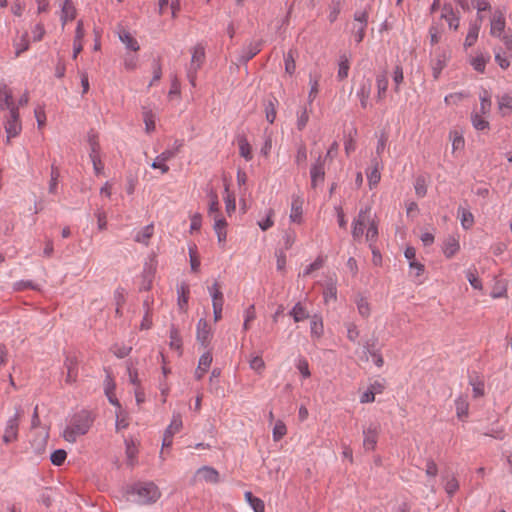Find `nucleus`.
Returning <instances> with one entry per match:
<instances>
[{
    "instance_id": "0eeeda50",
    "label": "nucleus",
    "mask_w": 512,
    "mask_h": 512,
    "mask_svg": "<svg viewBox=\"0 0 512 512\" xmlns=\"http://www.w3.org/2000/svg\"><path fill=\"white\" fill-rule=\"evenodd\" d=\"M381 426L378 422H370L363 427V448L366 451H374L377 446Z\"/></svg>"
},
{
    "instance_id": "c756f323",
    "label": "nucleus",
    "mask_w": 512,
    "mask_h": 512,
    "mask_svg": "<svg viewBox=\"0 0 512 512\" xmlns=\"http://www.w3.org/2000/svg\"><path fill=\"white\" fill-rule=\"evenodd\" d=\"M367 180L370 189L375 188L379 184L381 173L377 162L367 171Z\"/></svg>"
},
{
    "instance_id": "79ce46f5",
    "label": "nucleus",
    "mask_w": 512,
    "mask_h": 512,
    "mask_svg": "<svg viewBox=\"0 0 512 512\" xmlns=\"http://www.w3.org/2000/svg\"><path fill=\"white\" fill-rule=\"evenodd\" d=\"M59 177H60V172H59L58 168L55 167V166H52L51 167L49 187H48L49 193H51V194H56L57 193Z\"/></svg>"
},
{
    "instance_id": "774afa93",
    "label": "nucleus",
    "mask_w": 512,
    "mask_h": 512,
    "mask_svg": "<svg viewBox=\"0 0 512 512\" xmlns=\"http://www.w3.org/2000/svg\"><path fill=\"white\" fill-rule=\"evenodd\" d=\"M414 187H415V192L419 197L425 196V194L427 192V187H426V181L424 178H421V177L417 178L415 181Z\"/></svg>"
},
{
    "instance_id": "e433bc0d",
    "label": "nucleus",
    "mask_w": 512,
    "mask_h": 512,
    "mask_svg": "<svg viewBox=\"0 0 512 512\" xmlns=\"http://www.w3.org/2000/svg\"><path fill=\"white\" fill-rule=\"evenodd\" d=\"M154 233L153 225H147L142 228L135 236V241L138 243H142L144 245H148L150 238Z\"/></svg>"
},
{
    "instance_id": "a878e982",
    "label": "nucleus",
    "mask_w": 512,
    "mask_h": 512,
    "mask_svg": "<svg viewBox=\"0 0 512 512\" xmlns=\"http://www.w3.org/2000/svg\"><path fill=\"white\" fill-rule=\"evenodd\" d=\"M311 337L320 339L324 333L323 321L320 316L314 315L310 320Z\"/></svg>"
},
{
    "instance_id": "a18cd8bd",
    "label": "nucleus",
    "mask_w": 512,
    "mask_h": 512,
    "mask_svg": "<svg viewBox=\"0 0 512 512\" xmlns=\"http://www.w3.org/2000/svg\"><path fill=\"white\" fill-rule=\"evenodd\" d=\"M129 426V420L126 412H124L121 409H119L116 412V430L121 431L123 429H126Z\"/></svg>"
},
{
    "instance_id": "8fccbe9b",
    "label": "nucleus",
    "mask_w": 512,
    "mask_h": 512,
    "mask_svg": "<svg viewBox=\"0 0 512 512\" xmlns=\"http://www.w3.org/2000/svg\"><path fill=\"white\" fill-rule=\"evenodd\" d=\"M14 47L16 56H19L23 52L27 51L29 49V40L27 35H22L21 38L14 43Z\"/></svg>"
},
{
    "instance_id": "09e8293b",
    "label": "nucleus",
    "mask_w": 512,
    "mask_h": 512,
    "mask_svg": "<svg viewBox=\"0 0 512 512\" xmlns=\"http://www.w3.org/2000/svg\"><path fill=\"white\" fill-rule=\"evenodd\" d=\"M190 266L193 272H198L200 267V259L197 255V248L195 245L189 248Z\"/></svg>"
},
{
    "instance_id": "6e6552de",
    "label": "nucleus",
    "mask_w": 512,
    "mask_h": 512,
    "mask_svg": "<svg viewBox=\"0 0 512 512\" xmlns=\"http://www.w3.org/2000/svg\"><path fill=\"white\" fill-rule=\"evenodd\" d=\"M21 416V411L17 410L15 414L7 420L2 436V440L5 444L17 441Z\"/></svg>"
},
{
    "instance_id": "423d86ee",
    "label": "nucleus",
    "mask_w": 512,
    "mask_h": 512,
    "mask_svg": "<svg viewBox=\"0 0 512 512\" xmlns=\"http://www.w3.org/2000/svg\"><path fill=\"white\" fill-rule=\"evenodd\" d=\"M182 427V415L179 412H174L172 415L171 422L165 429L163 434L161 456L163 455L165 448H170L172 446L174 435L179 433Z\"/></svg>"
},
{
    "instance_id": "603ef678",
    "label": "nucleus",
    "mask_w": 512,
    "mask_h": 512,
    "mask_svg": "<svg viewBox=\"0 0 512 512\" xmlns=\"http://www.w3.org/2000/svg\"><path fill=\"white\" fill-rule=\"evenodd\" d=\"M296 368L301 373L303 378H309L311 376L309 363L305 358L301 357L297 359Z\"/></svg>"
},
{
    "instance_id": "c85d7f7f",
    "label": "nucleus",
    "mask_w": 512,
    "mask_h": 512,
    "mask_svg": "<svg viewBox=\"0 0 512 512\" xmlns=\"http://www.w3.org/2000/svg\"><path fill=\"white\" fill-rule=\"evenodd\" d=\"M480 107L477 110L478 112L482 113L483 115H489L491 112L492 107V101H491V95L487 90H483L480 95Z\"/></svg>"
},
{
    "instance_id": "4468645a",
    "label": "nucleus",
    "mask_w": 512,
    "mask_h": 512,
    "mask_svg": "<svg viewBox=\"0 0 512 512\" xmlns=\"http://www.w3.org/2000/svg\"><path fill=\"white\" fill-rule=\"evenodd\" d=\"M195 481L216 484L219 482V472L210 466H203L195 473Z\"/></svg>"
},
{
    "instance_id": "13d9d810",
    "label": "nucleus",
    "mask_w": 512,
    "mask_h": 512,
    "mask_svg": "<svg viewBox=\"0 0 512 512\" xmlns=\"http://www.w3.org/2000/svg\"><path fill=\"white\" fill-rule=\"evenodd\" d=\"M265 114H266V120L270 124L274 123V121L276 119L277 110H276L275 103L273 101H269L266 104V106H265Z\"/></svg>"
},
{
    "instance_id": "c03bdc74",
    "label": "nucleus",
    "mask_w": 512,
    "mask_h": 512,
    "mask_svg": "<svg viewBox=\"0 0 512 512\" xmlns=\"http://www.w3.org/2000/svg\"><path fill=\"white\" fill-rule=\"evenodd\" d=\"M217 214H221L218 196L216 193H211L209 207H208V216L210 218H212Z\"/></svg>"
},
{
    "instance_id": "4c0bfd02",
    "label": "nucleus",
    "mask_w": 512,
    "mask_h": 512,
    "mask_svg": "<svg viewBox=\"0 0 512 512\" xmlns=\"http://www.w3.org/2000/svg\"><path fill=\"white\" fill-rule=\"evenodd\" d=\"M248 361L250 368L256 373L261 375L265 370V362L261 355L251 354Z\"/></svg>"
},
{
    "instance_id": "4d7b16f0",
    "label": "nucleus",
    "mask_w": 512,
    "mask_h": 512,
    "mask_svg": "<svg viewBox=\"0 0 512 512\" xmlns=\"http://www.w3.org/2000/svg\"><path fill=\"white\" fill-rule=\"evenodd\" d=\"M296 238H297V235L294 230H291V229L286 230L284 233V236H283V242H284L285 249H287V250L290 249L296 242Z\"/></svg>"
},
{
    "instance_id": "473e14b6",
    "label": "nucleus",
    "mask_w": 512,
    "mask_h": 512,
    "mask_svg": "<svg viewBox=\"0 0 512 512\" xmlns=\"http://www.w3.org/2000/svg\"><path fill=\"white\" fill-rule=\"evenodd\" d=\"M377 99L381 101L385 98L388 89V78L386 74H379L376 78Z\"/></svg>"
},
{
    "instance_id": "f8f14e48",
    "label": "nucleus",
    "mask_w": 512,
    "mask_h": 512,
    "mask_svg": "<svg viewBox=\"0 0 512 512\" xmlns=\"http://www.w3.org/2000/svg\"><path fill=\"white\" fill-rule=\"evenodd\" d=\"M60 7V20L64 27L68 22L74 20L77 15V10L72 0H58Z\"/></svg>"
},
{
    "instance_id": "393cba45",
    "label": "nucleus",
    "mask_w": 512,
    "mask_h": 512,
    "mask_svg": "<svg viewBox=\"0 0 512 512\" xmlns=\"http://www.w3.org/2000/svg\"><path fill=\"white\" fill-rule=\"evenodd\" d=\"M208 292L212 299V306L218 305L223 306L224 305V296L221 290V285L215 281L211 286L208 287Z\"/></svg>"
},
{
    "instance_id": "f03ea898",
    "label": "nucleus",
    "mask_w": 512,
    "mask_h": 512,
    "mask_svg": "<svg viewBox=\"0 0 512 512\" xmlns=\"http://www.w3.org/2000/svg\"><path fill=\"white\" fill-rule=\"evenodd\" d=\"M160 495L158 487L152 482L137 483L127 490L128 499L139 504L153 503Z\"/></svg>"
},
{
    "instance_id": "3c124183",
    "label": "nucleus",
    "mask_w": 512,
    "mask_h": 512,
    "mask_svg": "<svg viewBox=\"0 0 512 512\" xmlns=\"http://www.w3.org/2000/svg\"><path fill=\"white\" fill-rule=\"evenodd\" d=\"M256 318V312L254 305L249 306L245 312H244V323H243V329L245 331L249 330L250 323L254 321Z\"/></svg>"
},
{
    "instance_id": "e2e57ef3",
    "label": "nucleus",
    "mask_w": 512,
    "mask_h": 512,
    "mask_svg": "<svg viewBox=\"0 0 512 512\" xmlns=\"http://www.w3.org/2000/svg\"><path fill=\"white\" fill-rule=\"evenodd\" d=\"M498 106L500 110L504 108L512 110V94L505 93L502 96L498 97Z\"/></svg>"
},
{
    "instance_id": "f257e3e1",
    "label": "nucleus",
    "mask_w": 512,
    "mask_h": 512,
    "mask_svg": "<svg viewBox=\"0 0 512 512\" xmlns=\"http://www.w3.org/2000/svg\"><path fill=\"white\" fill-rule=\"evenodd\" d=\"M94 417L89 411L82 410L73 415L62 432L63 438L70 443L85 435L91 428Z\"/></svg>"
},
{
    "instance_id": "ddd939ff",
    "label": "nucleus",
    "mask_w": 512,
    "mask_h": 512,
    "mask_svg": "<svg viewBox=\"0 0 512 512\" xmlns=\"http://www.w3.org/2000/svg\"><path fill=\"white\" fill-rule=\"evenodd\" d=\"M304 199L299 195H293L291 200L289 219L291 222L301 224L303 222Z\"/></svg>"
},
{
    "instance_id": "1a4fd4ad",
    "label": "nucleus",
    "mask_w": 512,
    "mask_h": 512,
    "mask_svg": "<svg viewBox=\"0 0 512 512\" xmlns=\"http://www.w3.org/2000/svg\"><path fill=\"white\" fill-rule=\"evenodd\" d=\"M369 13L367 10L357 11L354 14L352 35L357 43H361L366 34Z\"/></svg>"
},
{
    "instance_id": "412c9836",
    "label": "nucleus",
    "mask_w": 512,
    "mask_h": 512,
    "mask_svg": "<svg viewBox=\"0 0 512 512\" xmlns=\"http://www.w3.org/2000/svg\"><path fill=\"white\" fill-rule=\"evenodd\" d=\"M212 363V355L210 352H205L199 359L198 366L195 370L196 379L200 380L206 374Z\"/></svg>"
},
{
    "instance_id": "6e6d98bb",
    "label": "nucleus",
    "mask_w": 512,
    "mask_h": 512,
    "mask_svg": "<svg viewBox=\"0 0 512 512\" xmlns=\"http://www.w3.org/2000/svg\"><path fill=\"white\" fill-rule=\"evenodd\" d=\"M274 211L272 209H269L267 211V216L265 219L258 221V226L261 230L266 231L270 229L274 225Z\"/></svg>"
},
{
    "instance_id": "39448f33",
    "label": "nucleus",
    "mask_w": 512,
    "mask_h": 512,
    "mask_svg": "<svg viewBox=\"0 0 512 512\" xmlns=\"http://www.w3.org/2000/svg\"><path fill=\"white\" fill-rule=\"evenodd\" d=\"M374 222L371 217V208L366 207L365 209H361L357 215V217L353 221V229L352 236L355 240H359L363 235L365 230Z\"/></svg>"
},
{
    "instance_id": "37998d69",
    "label": "nucleus",
    "mask_w": 512,
    "mask_h": 512,
    "mask_svg": "<svg viewBox=\"0 0 512 512\" xmlns=\"http://www.w3.org/2000/svg\"><path fill=\"white\" fill-rule=\"evenodd\" d=\"M357 309L359 314L364 317L368 318L371 314V308L368 300L364 297H359L356 301Z\"/></svg>"
},
{
    "instance_id": "aec40b11",
    "label": "nucleus",
    "mask_w": 512,
    "mask_h": 512,
    "mask_svg": "<svg viewBox=\"0 0 512 512\" xmlns=\"http://www.w3.org/2000/svg\"><path fill=\"white\" fill-rule=\"evenodd\" d=\"M370 94H371V82L369 80L363 81L360 84V87L356 93V96L359 99L361 107L363 109H366L369 106Z\"/></svg>"
},
{
    "instance_id": "dca6fc26",
    "label": "nucleus",
    "mask_w": 512,
    "mask_h": 512,
    "mask_svg": "<svg viewBox=\"0 0 512 512\" xmlns=\"http://www.w3.org/2000/svg\"><path fill=\"white\" fill-rule=\"evenodd\" d=\"M212 220L214 222L213 229L217 235L218 242L220 244H224L227 238V221L221 214L215 215L214 217H212Z\"/></svg>"
},
{
    "instance_id": "864d4df0",
    "label": "nucleus",
    "mask_w": 512,
    "mask_h": 512,
    "mask_svg": "<svg viewBox=\"0 0 512 512\" xmlns=\"http://www.w3.org/2000/svg\"><path fill=\"white\" fill-rule=\"evenodd\" d=\"M260 52V44L259 43H251L247 48L245 53L241 56V60L243 61H249L252 59L255 55H257Z\"/></svg>"
},
{
    "instance_id": "2f4dec72",
    "label": "nucleus",
    "mask_w": 512,
    "mask_h": 512,
    "mask_svg": "<svg viewBox=\"0 0 512 512\" xmlns=\"http://www.w3.org/2000/svg\"><path fill=\"white\" fill-rule=\"evenodd\" d=\"M458 218L460 219L461 225L465 230L470 229L474 224L473 214L465 208L460 207L458 209Z\"/></svg>"
},
{
    "instance_id": "a19ab883",
    "label": "nucleus",
    "mask_w": 512,
    "mask_h": 512,
    "mask_svg": "<svg viewBox=\"0 0 512 512\" xmlns=\"http://www.w3.org/2000/svg\"><path fill=\"white\" fill-rule=\"evenodd\" d=\"M287 434V427L282 420H277L273 427V440L280 441Z\"/></svg>"
},
{
    "instance_id": "de8ad7c7",
    "label": "nucleus",
    "mask_w": 512,
    "mask_h": 512,
    "mask_svg": "<svg viewBox=\"0 0 512 512\" xmlns=\"http://www.w3.org/2000/svg\"><path fill=\"white\" fill-rule=\"evenodd\" d=\"M445 66H446V58L444 55L439 57L438 59L432 61V73H433V77L435 79L439 78V76Z\"/></svg>"
},
{
    "instance_id": "4be33fe9",
    "label": "nucleus",
    "mask_w": 512,
    "mask_h": 512,
    "mask_svg": "<svg viewBox=\"0 0 512 512\" xmlns=\"http://www.w3.org/2000/svg\"><path fill=\"white\" fill-rule=\"evenodd\" d=\"M505 28V18L501 11H496L493 14V18L491 21V29L490 32L493 36L499 37Z\"/></svg>"
},
{
    "instance_id": "0e129e2a",
    "label": "nucleus",
    "mask_w": 512,
    "mask_h": 512,
    "mask_svg": "<svg viewBox=\"0 0 512 512\" xmlns=\"http://www.w3.org/2000/svg\"><path fill=\"white\" fill-rule=\"evenodd\" d=\"M404 80L403 69L401 66H396L393 71V81L395 83V91L399 92V86Z\"/></svg>"
},
{
    "instance_id": "680f3d73",
    "label": "nucleus",
    "mask_w": 512,
    "mask_h": 512,
    "mask_svg": "<svg viewBox=\"0 0 512 512\" xmlns=\"http://www.w3.org/2000/svg\"><path fill=\"white\" fill-rule=\"evenodd\" d=\"M66 457H67L66 451L59 449V450L54 451L51 454V462L56 466H60L64 463Z\"/></svg>"
},
{
    "instance_id": "a211bd4d",
    "label": "nucleus",
    "mask_w": 512,
    "mask_h": 512,
    "mask_svg": "<svg viewBox=\"0 0 512 512\" xmlns=\"http://www.w3.org/2000/svg\"><path fill=\"white\" fill-rule=\"evenodd\" d=\"M177 304L181 311L186 312L188 308V301L190 296V288L189 285L185 282H182L177 287Z\"/></svg>"
},
{
    "instance_id": "c9c22d12",
    "label": "nucleus",
    "mask_w": 512,
    "mask_h": 512,
    "mask_svg": "<svg viewBox=\"0 0 512 512\" xmlns=\"http://www.w3.org/2000/svg\"><path fill=\"white\" fill-rule=\"evenodd\" d=\"M290 315L293 317L295 322H300L309 317V313L301 302L295 304L290 311Z\"/></svg>"
},
{
    "instance_id": "f3484780",
    "label": "nucleus",
    "mask_w": 512,
    "mask_h": 512,
    "mask_svg": "<svg viewBox=\"0 0 512 512\" xmlns=\"http://www.w3.org/2000/svg\"><path fill=\"white\" fill-rule=\"evenodd\" d=\"M486 116L478 111H472L470 121L476 131L487 133L490 130V123Z\"/></svg>"
},
{
    "instance_id": "7c9ffc66",
    "label": "nucleus",
    "mask_w": 512,
    "mask_h": 512,
    "mask_svg": "<svg viewBox=\"0 0 512 512\" xmlns=\"http://www.w3.org/2000/svg\"><path fill=\"white\" fill-rule=\"evenodd\" d=\"M224 202L226 213L228 216H231L236 210V200L235 195L232 192H230L229 184L227 183L225 184Z\"/></svg>"
},
{
    "instance_id": "f704fd0d",
    "label": "nucleus",
    "mask_w": 512,
    "mask_h": 512,
    "mask_svg": "<svg viewBox=\"0 0 512 512\" xmlns=\"http://www.w3.org/2000/svg\"><path fill=\"white\" fill-rule=\"evenodd\" d=\"M169 338H170V341H169L170 348L178 351L179 354H181L182 339L180 337L179 330L177 328H175L174 326H172L170 329Z\"/></svg>"
},
{
    "instance_id": "338daca9",
    "label": "nucleus",
    "mask_w": 512,
    "mask_h": 512,
    "mask_svg": "<svg viewBox=\"0 0 512 512\" xmlns=\"http://www.w3.org/2000/svg\"><path fill=\"white\" fill-rule=\"evenodd\" d=\"M138 62V57L136 55H126L123 61L124 68L126 70L132 71L136 69Z\"/></svg>"
},
{
    "instance_id": "052dcab7",
    "label": "nucleus",
    "mask_w": 512,
    "mask_h": 512,
    "mask_svg": "<svg viewBox=\"0 0 512 512\" xmlns=\"http://www.w3.org/2000/svg\"><path fill=\"white\" fill-rule=\"evenodd\" d=\"M465 148V140L462 135L455 134L452 141V152L457 154L458 152L463 151Z\"/></svg>"
},
{
    "instance_id": "5701e85b",
    "label": "nucleus",
    "mask_w": 512,
    "mask_h": 512,
    "mask_svg": "<svg viewBox=\"0 0 512 512\" xmlns=\"http://www.w3.org/2000/svg\"><path fill=\"white\" fill-rule=\"evenodd\" d=\"M237 145L239 149V155L246 161H251L253 159V150L248 139L245 136H239L237 138Z\"/></svg>"
},
{
    "instance_id": "9b49d317",
    "label": "nucleus",
    "mask_w": 512,
    "mask_h": 512,
    "mask_svg": "<svg viewBox=\"0 0 512 512\" xmlns=\"http://www.w3.org/2000/svg\"><path fill=\"white\" fill-rule=\"evenodd\" d=\"M5 109L9 112L12 109H18V107L13 99L12 89L4 82H0V110Z\"/></svg>"
},
{
    "instance_id": "bb28decb",
    "label": "nucleus",
    "mask_w": 512,
    "mask_h": 512,
    "mask_svg": "<svg viewBox=\"0 0 512 512\" xmlns=\"http://www.w3.org/2000/svg\"><path fill=\"white\" fill-rule=\"evenodd\" d=\"M490 60L489 54L480 53L475 57H471L470 65L473 69L479 73H484L487 62Z\"/></svg>"
},
{
    "instance_id": "9d476101",
    "label": "nucleus",
    "mask_w": 512,
    "mask_h": 512,
    "mask_svg": "<svg viewBox=\"0 0 512 512\" xmlns=\"http://www.w3.org/2000/svg\"><path fill=\"white\" fill-rule=\"evenodd\" d=\"M213 336V331L211 326L208 324L207 320L200 319L196 326V339L203 346L207 347Z\"/></svg>"
},
{
    "instance_id": "b1692460",
    "label": "nucleus",
    "mask_w": 512,
    "mask_h": 512,
    "mask_svg": "<svg viewBox=\"0 0 512 512\" xmlns=\"http://www.w3.org/2000/svg\"><path fill=\"white\" fill-rule=\"evenodd\" d=\"M143 121L145 124V131L146 133L150 134L155 131L156 128V115L155 113L147 108L144 107L142 111Z\"/></svg>"
},
{
    "instance_id": "cd10ccee",
    "label": "nucleus",
    "mask_w": 512,
    "mask_h": 512,
    "mask_svg": "<svg viewBox=\"0 0 512 512\" xmlns=\"http://www.w3.org/2000/svg\"><path fill=\"white\" fill-rule=\"evenodd\" d=\"M456 414L459 420L463 421L468 416L469 403L467 397L460 396L455 400Z\"/></svg>"
},
{
    "instance_id": "bf43d9fd",
    "label": "nucleus",
    "mask_w": 512,
    "mask_h": 512,
    "mask_svg": "<svg viewBox=\"0 0 512 512\" xmlns=\"http://www.w3.org/2000/svg\"><path fill=\"white\" fill-rule=\"evenodd\" d=\"M323 297L326 303L330 301H335L337 298L336 285L333 283L328 285L323 292Z\"/></svg>"
},
{
    "instance_id": "72a5a7b5",
    "label": "nucleus",
    "mask_w": 512,
    "mask_h": 512,
    "mask_svg": "<svg viewBox=\"0 0 512 512\" xmlns=\"http://www.w3.org/2000/svg\"><path fill=\"white\" fill-rule=\"evenodd\" d=\"M244 496L254 512H265V505L263 500L255 497L250 491L245 492Z\"/></svg>"
},
{
    "instance_id": "58836bf2",
    "label": "nucleus",
    "mask_w": 512,
    "mask_h": 512,
    "mask_svg": "<svg viewBox=\"0 0 512 512\" xmlns=\"http://www.w3.org/2000/svg\"><path fill=\"white\" fill-rule=\"evenodd\" d=\"M67 368V375L65 378L66 383L72 384L77 379V365L73 359H67L65 362Z\"/></svg>"
},
{
    "instance_id": "20e7f679",
    "label": "nucleus",
    "mask_w": 512,
    "mask_h": 512,
    "mask_svg": "<svg viewBox=\"0 0 512 512\" xmlns=\"http://www.w3.org/2000/svg\"><path fill=\"white\" fill-rule=\"evenodd\" d=\"M191 61L187 68V77L192 86H196L197 72L205 61V49L196 45L191 49Z\"/></svg>"
},
{
    "instance_id": "5fc2aeb1",
    "label": "nucleus",
    "mask_w": 512,
    "mask_h": 512,
    "mask_svg": "<svg viewBox=\"0 0 512 512\" xmlns=\"http://www.w3.org/2000/svg\"><path fill=\"white\" fill-rule=\"evenodd\" d=\"M378 237V227L374 221L366 230V240L369 242V246L372 247Z\"/></svg>"
},
{
    "instance_id": "7ed1b4c3",
    "label": "nucleus",
    "mask_w": 512,
    "mask_h": 512,
    "mask_svg": "<svg viewBox=\"0 0 512 512\" xmlns=\"http://www.w3.org/2000/svg\"><path fill=\"white\" fill-rule=\"evenodd\" d=\"M3 126L6 133V143L10 144L11 140L18 137L22 132V122L18 109H12L4 116Z\"/></svg>"
},
{
    "instance_id": "6ab92c4d",
    "label": "nucleus",
    "mask_w": 512,
    "mask_h": 512,
    "mask_svg": "<svg viewBox=\"0 0 512 512\" xmlns=\"http://www.w3.org/2000/svg\"><path fill=\"white\" fill-rule=\"evenodd\" d=\"M310 175L311 185L313 188L317 187L319 183L324 181V163L321 159H318L317 162L311 167Z\"/></svg>"
},
{
    "instance_id": "69168bd1",
    "label": "nucleus",
    "mask_w": 512,
    "mask_h": 512,
    "mask_svg": "<svg viewBox=\"0 0 512 512\" xmlns=\"http://www.w3.org/2000/svg\"><path fill=\"white\" fill-rule=\"evenodd\" d=\"M477 38H478V28L473 27L469 30V32L466 36L464 46L465 47L473 46L475 44V42L477 41Z\"/></svg>"
},
{
    "instance_id": "49530a36",
    "label": "nucleus",
    "mask_w": 512,
    "mask_h": 512,
    "mask_svg": "<svg viewBox=\"0 0 512 512\" xmlns=\"http://www.w3.org/2000/svg\"><path fill=\"white\" fill-rule=\"evenodd\" d=\"M309 85H310V91L308 94V100L311 103L315 100V98L317 97L318 92H319V76L313 77L310 75Z\"/></svg>"
},
{
    "instance_id": "ea45409f",
    "label": "nucleus",
    "mask_w": 512,
    "mask_h": 512,
    "mask_svg": "<svg viewBox=\"0 0 512 512\" xmlns=\"http://www.w3.org/2000/svg\"><path fill=\"white\" fill-rule=\"evenodd\" d=\"M182 146L183 143L181 141H176L175 147L173 149H166L157 157L159 158V160L167 162L176 156V154L180 151Z\"/></svg>"
},
{
    "instance_id": "2eb2a0df",
    "label": "nucleus",
    "mask_w": 512,
    "mask_h": 512,
    "mask_svg": "<svg viewBox=\"0 0 512 512\" xmlns=\"http://www.w3.org/2000/svg\"><path fill=\"white\" fill-rule=\"evenodd\" d=\"M117 35L119 40L125 45L127 50L137 52L140 49V45L137 39L125 28L119 27L117 29Z\"/></svg>"
}]
</instances>
